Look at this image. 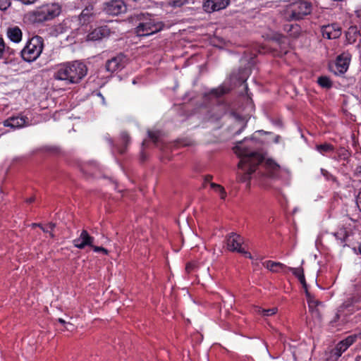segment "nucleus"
Returning a JSON list of instances; mask_svg holds the SVG:
<instances>
[{
	"mask_svg": "<svg viewBox=\"0 0 361 361\" xmlns=\"http://www.w3.org/2000/svg\"><path fill=\"white\" fill-rule=\"evenodd\" d=\"M248 140L244 138L243 141L238 142L233 149L235 153L240 158L238 163V168L241 169L245 173V176L243 181L246 178H250V176L254 173L257 169H259L258 173L263 177L275 178L280 171V166L274 160L268 159L264 161V157L250 149L241 146L243 141Z\"/></svg>",
	"mask_w": 361,
	"mask_h": 361,
	"instance_id": "obj_1",
	"label": "nucleus"
},
{
	"mask_svg": "<svg viewBox=\"0 0 361 361\" xmlns=\"http://www.w3.org/2000/svg\"><path fill=\"white\" fill-rule=\"evenodd\" d=\"M87 66L78 61L60 66L54 73L56 80H65L66 84H75L87 75Z\"/></svg>",
	"mask_w": 361,
	"mask_h": 361,
	"instance_id": "obj_2",
	"label": "nucleus"
},
{
	"mask_svg": "<svg viewBox=\"0 0 361 361\" xmlns=\"http://www.w3.org/2000/svg\"><path fill=\"white\" fill-rule=\"evenodd\" d=\"M129 22L136 24L135 33L137 36L145 37L161 31L164 23L161 21H157L147 13H135L128 18Z\"/></svg>",
	"mask_w": 361,
	"mask_h": 361,
	"instance_id": "obj_3",
	"label": "nucleus"
},
{
	"mask_svg": "<svg viewBox=\"0 0 361 361\" xmlns=\"http://www.w3.org/2000/svg\"><path fill=\"white\" fill-rule=\"evenodd\" d=\"M312 11V4L307 0H293L286 5L285 16L288 21L304 19Z\"/></svg>",
	"mask_w": 361,
	"mask_h": 361,
	"instance_id": "obj_4",
	"label": "nucleus"
},
{
	"mask_svg": "<svg viewBox=\"0 0 361 361\" xmlns=\"http://www.w3.org/2000/svg\"><path fill=\"white\" fill-rule=\"evenodd\" d=\"M43 47L42 37L35 36L27 42L25 47L21 50L20 55L24 61L32 62L39 56Z\"/></svg>",
	"mask_w": 361,
	"mask_h": 361,
	"instance_id": "obj_5",
	"label": "nucleus"
},
{
	"mask_svg": "<svg viewBox=\"0 0 361 361\" xmlns=\"http://www.w3.org/2000/svg\"><path fill=\"white\" fill-rule=\"evenodd\" d=\"M61 12V7L58 4H44L36 8L32 13L34 21L44 23L51 20Z\"/></svg>",
	"mask_w": 361,
	"mask_h": 361,
	"instance_id": "obj_6",
	"label": "nucleus"
},
{
	"mask_svg": "<svg viewBox=\"0 0 361 361\" xmlns=\"http://www.w3.org/2000/svg\"><path fill=\"white\" fill-rule=\"evenodd\" d=\"M243 238L236 233H231L226 237L227 249L231 252H236L243 255L246 258H252L251 253L242 247Z\"/></svg>",
	"mask_w": 361,
	"mask_h": 361,
	"instance_id": "obj_7",
	"label": "nucleus"
},
{
	"mask_svg": "<svg viewBox=\"0 0 361 361\" xmlns=\"http://www.w3.org/2000/svg\"><path fill=\"white\" fill-rule=\"evenodd\" d=\"M128 59L123 53H119L107 60L105 64L106 71L113 73L122 70L128 63Z\"/></svg>",
	"mask_w": 361,
	"mask_h": 361,
	"instance_id": "obj_8",
	"label": "nucleus"
},
{
	"mask_svg": "<svg viewBox=\"0 0 361 361\" xmlns=\"http://www.w3.org/2000/svg\"><path fill=\"white\" fill-rule=\"evenodd\" d=\"M126 11V4L123 0H110L104 3V11L111 16H118Z\"/></svg>",
	"mask_w": 361,
	"mask_h": 361,
	"instance_id": "obj_9",
	"label": "nucleus"
},
{
	"mask_svg": "<svg viewBox=\"0 0 361 361\" xmlns=\"http://www.w3.org/2000/svg\"><path fill=\"white\" fill-rule=\"evenodd\" d=\"M231 0H203L202 9L207 13H212L225 9Z\"/></svg>",
	"mask_w": 361,
	"mask_h": 361,
	"instance_id": "obj_10",
	"label": "nucleus"
},
{
	"mask_svg": "<svg viewBox=\"0 0 361 361\" xmlns=\"http://www.w3.org/2000/svg\"><path fill=\"white\" fill-rule=\"evenodd\" d=\"M29 125V119L27 116L18 115L16 116H11L8 118L4 121V126L10 127L15 130L20 128Z\"/></svg>",
	"mask_w": 361,
	"mask_h": 361,
	"instance_id": "obj_11",
	"label": "nucleus"
},
{
	"mask_svg": "<svg viewBox=\"0 0 361 361\" xmlns=\"http://www.w3.org/2000/svg\"><path fill=\"white\" fill-rule=\"evenodd\" d=\"M321 32L324 38L329 39H337L341 35V28L338 24L332 23L323 25Z\"/></svg>",
	"mask_w": 361,
	"mask_h": 361,
	"instance_id": "obj_12",
	"label": "nucleus"
},
{
	"mask_svg": "<svg viewBox=\"0 0 361 361\" xmlns=\"http://www.w3.org/2000/svg\"><path fill=\"white\" fill-rule=\"evenodd\" d=\"M351 54L349 52H343L338 55L336 61V71L340 74L345 73L348 69L351 60Z\"/></svg>",
	"mask_w": 361,
	"mask_h": 361,
	"instance_id": "obj_13",
	"label": "nucleus"
},
{
	"mask_svg": "<svg viewBox=\"0 0 361 361\" xmlns=\"http://www.w3.org/2000/svg\"><path fill=\"white\" fill-rule=\"evenodd\" d=\"M94 240V238L90 235L86 230H82L79 238L73 240V245L79 249H83L85 246H90L92 247Z\"/></svg>",
	"mask_w": 361,
	"mask_h": 361,
	"instance_id": "obj_14",
	"label": "nucleus"
},
{
	"mask_svg": "<svg viewBox=\"0 0 361 361\" xmlns=\"http://www.w3.org/2000/svg\"><path fill=\"white\" fill-rule=\"evenodd\" d=\"M110 33V28L106 25H104L95 28L88 34L87 37L90 40L96 41L109 36Z\"/></svg>",
	"mask_w": 361,
	"mask_h": 361,
	"instance_id": "obj_15",
	"label": "nucleus"
},
{
	"mask_svg": "<svg viewBox=\"0 0 361 361\" xmlns=\"http://www.w3.org/2000/svg\"><path fill=\"white\" fill-rule=\"evenodd\" d=\"M110 144L118 151L121 154L126 153L127 147L130 142V137L127 132H122L121 133V145H114V141L111 138L109 140Z\"/></svg>",
	"mask_w": 361,
	"mask_h": 361,
	"instance_id": "obj_16",
	"label": "nucleus"
},
{
	"mask_svg": "<svg viewBox=\"0 0 361 361\" xmlns=\"http://www.w3.org/2000/svg\"><path fill=\"white\" fill-rule=\"evenodd\" d=\"M358 338H361V332L357 334H353L347 336L345 339L341 341L336 344V346L341 350L342 352H345L347 349L352 345Z\"/></svg>",
	"mask_w": 361,
	"mask_h": 361,
	"instance_id": "obj_17",
	"label": "nucleus"
},
{
	"mask_svg": "<svg viewBox=\"0 0 361 361\" xmlns=\"http://www.w3.org/2000/svg\"><path fill=\"white\" fill-rule=\"evenodd\" d=\"M229 116L233 118L235 120L236 124L239 126V128L235 132L234 135H236L240 134L246 128L247 120L235 111L229 112Z\"/></svg>",
	"mask_w": 361,
	"mask_h": 361,
	"instance_id": "obj_18",
	"label": "nucleus"
},
{
	"mask_svg": "<svg viewBox=\"0 0 361 361\" xmlns=\"http://www.w3.org/2000/svg\"><path fill=\"white\" fill-rule=\"evenodd\" d=\"M346 40L349 44H354L360 40V32L357 26H350L345 32Z\"/></svg>",
	"mask_w": 361,
	"mask_h": 361,
	"instance_id": "obj_19",
	"label": "nucleus"
},
{
	"mask_svg": "<svg viewBox=\"0 0 361 361\" xmlns=\"http://www.w3.org/2000/svg\"><path fill=\"white\" fill-rule=\"evenodd\" d=\"M263 264L267 269L274 273L284 271L286 269L288 270L289 268L283 263L271 260L266 261Z\"/></svg>",
	"mask_w": 361,
	"mask_h": 361,
	"instance_id": "obj_20",
	"label": "nucleus"
},
{
	"mask_svg": "<svg viewBox=\"0 0 361 361\" xmlns=\"http://www.w3.org/2000/svg\"><path fill=\"white\" fill-rule=\"evenodd\" d=\"M93 10V6L90 5L86 6L82 11L80 15L79 16V20L82 25L87 24L92 20V18L94 17Z\"/></svg>",
	"mask_w": 361,
	"mask_h": 361,
	"instance_id": "obj_21",
	"label": "nucleus"
},
{
	"mask_svg": "<svg viewBox=\"0 0 361 361\" xmlns=\"http://www.w3.org/2000/svg\"><path fill=\"white\" fill-rule=\"evenodd\" d=\"M7 35L15 43H18L22 39V31L17 26L9 27L7 30Z\"/></svg>",
	"mask_w": 361,
	"mask_h": 361,
	"instance_id": "obj_22",
	"label": "nucleus"
},
{
	"mask_svg": "<svg viewBox=\"0 0 361 361\" xmlns=\"http://www.w3.org/2000/svg\"><path fill=\"white\" fill-rule=\"evenodd\" d=\"M288 271H291L292 274L295 277H297L299 281L302 285V287L305 291L306 288H307V283L305 281L303 269L302 267H298V268L289 267Z\"/></svg>",
	"mask_w": 361,
	"mask_h": 361,
	"instance_id": "obj_23",
	"label": "nucleus"
},
{
	"mask_svg": "<svg viewBox=\"0 0 361 361\" xmlns=\"http://www.w3.org/2000/svg\"><path fill=\"white\" fill-rule=\"evenodd\" d=\"M147 133L149 138L154 143L155 147H159L161 149H163V142L160 139V132L148 130Z\"/></svg>",
	"mask_w": 361,
	"mask_h": 361,
	"instance_id": "obj_24",
	"label": "nucleus"
},
{
	"mask_svg": "<svg viewBox=\"0 0 361 361\" xmlns=\"http://www.w3.org/2000/svg\"><path fill=\"white\" fill-rule=\"evenodd\" d=\"M316 149L323 155L334 152V147L333 145L327 142L317 145Z\"/></svg>",
	"mask_w": 361,
	"mask_h": 361,
	"instance_id": "obj_25",
	"label": "nucleus"
},
{
	"mask_svg": "<svg viewBox=\"0 0 361 361\" xmlns=\"http://www.w3.org/2000/svg\"><path fill=\"white\" fill-rule=\"evenodd\" d=\"M334 235L335 236L336 240L340 242L343 247H345L347 245L345 243L347 238H348L349 234L345 229H340L337 232H335L334 233Z\"/></svg>",
	"mask_w": 361,
	"mask_h": 361,
	"instance_id": "obj_26",
	"label": "nucleus"
},
{
	"mask_svg": "<svg viewBox=\"0 0 361 361\" xmlns=\"http://www.w3.org/2000/svg\"><path fill=\"white\" fill-rule=\"evenodd\" d=\"M82 173L87 176H94L97 171V166L94 163L84 165L81 169Z\"/></svg>",
	"mask_w": 361,
	"mask_h": 361,
	"instance_id": "obj_27",
	"label": "nucleus"
},
{
	"mask_svg": "<svg viewBox=\"0 0 361 361\" xmlns=\"http://www.w3.org/2000/svg\"><path fill=\"white\" fill-rule=\"evenodd\" d=\"M305 292V295H306V298H307V304H308L309 308H313V307H315V306H318V305L322 304V302L316 300L314 298V295H312L308 291L307 288H306V290Z\"/></svg>",
	"mask_w": 361,
	"mask_h": 361,
	"instance_id": "obj_28",
	"label": "nucleus"
},
{
	"mask_svg": "<svg viewBox=\"0 0 361 361\" xmlns=\"http://www.w3.org/2000/svg\"><path fill=\"white\" fill-rule=\"evenodd\" d=\"M343 352L336 345L330 351L329 356L327 357L328 361H337Z\"/></svg>",
	"mask_w": 361,
	"mask_h": 361,
	"instance_id": "obj_29",
	"label": "nucleus"
},
{
	"mask_svg": "<svg viewBox=\"0 0 361 361\" xmlns=\"http://www.w3.org/2000/svg\"><path fill=\"white\" fill-rule=\"evenodd\" d=\"M343 352L336 345L330 351L329 356L327 357L328 361H337Z\"/></svg>",
	"mask_w": 361,
	"mask_h": 361,
	"instance_id": "obj_30",
	"label": "nucleus"
},
{
	"mask_svg": "<svg viewBox=\"0 0 361 361\" xmlns=\"http://www.w3.org/2000/svg\"><path fill=\"white\" fill-rule=\"evenodd\" d=\"M317 82L320 87L326 89H330L333 83L330 78L327 76H320L318 78Z\"/></svg>",
	"mask_w": 361,
	"mask_h": 361,
	"instance_id": "obj_31",
	"label": "nucleus"
},
{
	"mask_svg": "<svg viewBox=\"0 0 361 361\" xmlns=\"http://www.w3.org/2000/svg\"><path fill=\"white\" fill-rule=\"evenodd\" d=\"M336 154L338 159L343 161H347L350 156V152L345 147H340L336 151Z\"/></svg>",
	"mask_w": 361,
	"mask_h": 361,
	"instance_id": "obj_32",
	"label": "nucleus"
},
{
	"mask_svg": "<svg viewBox=\"0 0 361 361\" xmlns=\"http://www.w3.org/2000/svg\"><path fill=\"white\" fill-rule=\"evenodd\" d=\"M210 186L216 192L219 193L220 197H221V199L224 200V199L226 198V192L225 191V189H224V187H222L221 185H220L219 184L214 183H210Z\"/></svg>",
	"mask_w": 361,
	"mask_h": 361,
	"instance_id": "obj_33",
	"label": "nucleus"
},
{
	"mask_svg": "<svg viewBox=\"0 0 361 361\" xmlns=\"http://www.w3.org/2000/svg\"><path fill=\"white\" fill-rule=\"evenodd\" d=\"M229 90L224 87H220L217 89H214L212 91V93L214 94L216 97H221L223 95L228 93Z\"/></svg>",
	"mask_w": 361,
	"mask_h": 361,
	"instance_id": "obj_34",
	"label": "nucleus"
},
{
	"mask_svg": "<svg viewBox=\"0 0 361 361\" xmlns=\"http://www.w3.org/2000/svg\"><path fill=\"white\" fill-rule=\"evenodd\" d=\"M221 107L220 106H216V107H214L213 109V111H215L217 112L216 114H212L209 117V118L212 121H219V119H221V118L224 115V112L223 111H221V112H219V110L221 109Z\"/></svg>",
	"mask_w": 361,
	"mask_h": 361,
	"instance_id": "obj_35",
	"label": "nucleus"
},
{
	"mask_svg": "<svg viewBox=\"0 0 361 361\" xmlns=\"http://www.w3.org/2000/svg\"><path fill=\"white\" fill-rule=\"evenodd\" d=\"M358 302H359V299L357 298L353 297V298L348 299V300L345 301L343 304V306L345 308H348L350 306H353L355 303H357Z\"/></svg>",
	"mask_w": 361,
	"mask_h": 361,
	"instance_id": "obj_36",
	"label": "nucleus"
},
{
	"mask_svg": "<svg viewBox=\"0 0 361 361\" xmlns=\"http://www.w3.org/2000/svg\"><path fill=\"white\" fill-rule=\"evenodd\" d=\"M277 309L271 308V309H262L261 310V313L263 316L269 317L276 314Z\"/></svg>",
	"mask_w": 361,
	"mask_h": 361,
	"instance_id": "obj_37",
	"label": "nucleus"
},
{
	"mask_svg": "<svg viewBox=\"0 0 361 361\" xmlns=\"http://www.w3.org/2000/svg\"><path fill=\"white\" fill-rule=\"evenodd\" d=\"M11 5V0H0V10L1 11H6Z\"/></svg>",
	"mask_w": 361,
	"mask_h": 361,
	"instance_id": "obj_38",
	"label": "nucleus"
},
{
	"mask_svg": "<svg viewBox=\"0 0 361 361\" xmlns=\"http://www.w3.org/2000/svg\"><path fill=\"white\" fill-rule=\"evenodd\" d=\"M92 247L95 252H102L104 255H106L109 254V251L103 247L95 246L93 245Z\"/></svg>",
	"mask_w": 361,
	"mask_h": 361,
	"instance_id": "obj_39",
	"label": "nucleus"
},
{
	"mask_svg": "<svg viewBox=\"0 0 361 361\" xmlns=\"http://www.w3.org/2000/svg\"><path fill=\"white\" fill-rule=\"evenodd\" d=\"M317 307L318 306H315V307L309 308V309L314 317H317V318H321V314H320V312H319V309L317 308Z\"/></svg>",
	"mask_w": 361,
	"mask_h": 361,
	"instance_id": "obj_40",
	"label": "nucleus"
},
{
	"mask_svg": "<svg viewBox=\"0 0 361 361\" xmlns=\"http://www.w3.org/2000/svg\"><path fill=\"white\" fill-rule=\"evenodd\" d=\"M5 44L2 38H0V59L4 57Z\"/></svg>",
	"mask_w": 361,
	"mask_h": 361,
	"instance_id": "obj_41",
	"label": "nucleus"
},
{
	"mask_svg": "<svg viewBox=\"0 0 361 361\" xmlns=\"http://www.w3.org/2000/svg\"><path fill=\"white\" fill-rule=\"evenodd\" d=\"M6 54H7L8 56H14L16 54V51L8 47H5L4 55Z\"/></svg>",
	"mask_w": 361,
	"mask_h": 361,
	"instance_id": "obj_42",
	"label": "nucleus"
},
{
	"mask_svg": "<svg viewBox=\"0 0 361 361\" xmlns=\"http://www.w3.org/2000/svg\"><path fill=\"white\" fill-rule=\"evenodd\" d=\"M354 175L356 178H357L360 181H361V166H358L356 167Z\"/></svg>",
	"mask_w": 361,
	"mask_h": 361,
	"instance_id": "obj_43",
	"label": "nucleus"
},
{
	"mask_svg": "<svg viewBox=\"0 0 361 361\" xmlns=\"http://www.w3.org/2000/svg\"><path fill=\"white\" fill-rule=\"evenodd\" d=\"M274 39L277 42L279 45H281L285 42L286 37L283 35H279L278 37H274Z\"/></svg>",
	"mask_w": 361,
	"mask_h": 361,
	"instance_id": "obj_44",
	"label": "nucleus"
},
{
	"mask_svg": "<svg viewBox=\"0 0 361 361\" xmlns=\"http://www.w3.org/2000/svg\"><path fill=\"white\" fill-rule=\"evenodd\" d=\"M356 202H357L358 207L361 210V188H360V190L356 197Z\"/></svg>",
	"mask_w": 361,
	"mask_h": 361,
	"instance_id": "obj_45",
	"label": "nucleus"
},
{
	"mask_svg": "<svg viewBox=\"0 0 361 361\" xmlns=\"http://www.w3.org/2000/svg\"><path fill=\"white\" fill-rule=\"evenodd\" d=\"M45 149L47 152H57L59 150V149L56 147H54V146L46 147Z\"/></svg>",
	"mask_w": 361,
	"mask_h": 361,
	"instance_id": "obj_46",
	"label": "nucleus"
},
{
	"mask_svg": "<svg viewBox=\"0 0 361 361\" xmlns=\"http://www.w3.org/2000/svg\"><path fill=\"white\" fill-rule=\"evenodd\" d=\"M340 319V314L338 313H336L334 319H332L331 322H330V324H331L332 326H334V324Z\"/></svg>",
	"mask_w": 361,
	"mask_h": 361,
	"instance_id": "obj_47",
	"label": "nucleus"
},
{
	"mask_svg": "<svg viewBox=\"0 0 361 361\" xmlns=\"http://www.w3.org/2000/svg\"><path fill=\"white\" fill-rule=\"evenodd\" d=\"M64 328L67 331H72L73 330L74 326L73 324H71L70 322H67L66 325H65Z\"/></svg>",
	"mask_w": 361,
	"mask_h": 361,
	"instance_id": "obj_48",
	"label": "nucleus"
},
{
	"mask_svg": "<svg viewBox=\"0 0 361 361\" xmlns=\"http://www.w3.org/2000/svg\"><path fill=\"white\" fill-rule=\"evenodd\" d=\"M35 196H32V197H30L29 198H27L25 200V202L27 203V204H31L33 202H35Z\"/></svg>",
	"mask_w": 361,
	"mask_h": 361,
	"instance_id": "obj_49",
	"label": "nucleus"
},
{
	"mask_svg": "<svg viewBox=\"0 0 361 361\" xmlns=\"http://www.w3.org/2000/svg\"><path fill=\"white\" fill-rule=\"evenodd\" d=\"M140 159L142 161H145L146 159H147V157H146V155L144 153V152H141V154H140Z\"/></svg>",
	"mask_w": 361,
	"mask_h": 361,
	"instance_id": "obj_50",
	"label": "nucleus"
},
{
	"mask_svg": "<svg viewBox=\"0 0 361 361\" xmlns=\"http://www.w3.org/2000/svg\"><path fill=\"white\" fill-rule=\"evenodd\" d=\"M192 269V266L190 263L187 264L186 267H185V270L188 272H190Z\"/></svg>",
	"mask_w": 361,
	"mask_h": 361,
	"instance_id": "obj_51",
	"label": "nucleus"
},
{
	"mask_svg": "<svg viewBox=\"0 0 361 361\" xmlns=\"http://www.w3.org/2000/svg\"><path fill=\"white\" fill-rule=\"evenodd\" d=\"M55 226L56 224L51 222L47 225L48 228H50L51 230H53L55 228Z\"/></svg>",
	"mask_w": 361,
	"mask_h": 361,
	"instance_id": "obj_52",
	"label": "nucleus"
},
{
	"mask_svg": "<svg viewBox=\"0 0 361 361\" xmlns=\"http://www.w3.org/2000/svg\"><path fill=\"white\" fill-rule=\"evenodd\" d=\"M58 322H59L60 324H61L62 325H63L64 326H65V325H66V324H67V322H66L64 319H61V318H59V319H58Z\"/></svg>",
	"mask_w": 361,
	"mask_h": 361,
	"instance_id": "obj_53",
	"label": "nucleus"
},
{
	"mask_svg": "<svg viewBox=\"0 0 361 361\" xmlns=\"http://www.w3.org/2000/svg\"><path fill=\"white\" fill-rule=\"evenodd\" d=\"M212 179V176L207 175L205 176L204 180L206 182H209V181H211Z\"/></svg>",
	"mask_w": 361,
	"mask_h": 361,
	"instance_id": "obj_54",
	"label": "nucleus"
},
{
	"mask_svg": "<svg viewBox=\"0 0 361 361\" xmlns=\"http://www.w3.org/2000/svg\"><path fill=\"white\" fill-rule=\"evenodd\" d=\"M42 230L44 232V233H47L49 232V230H48V227L47 226L46 228L42 226L41 227Z\"/></svg>",
	"mask_w": 361,
	"mask_h": 361,
	"instance_id": "obj_55",
	"label": "nucleus"
},
{
	"mask_svg": "<svg viewBox=\"0 0 361 361\" xmlns=\"http://www.w3.org/2000/svg\"><path fill=\"white\" fill-rule=\"evenodd\" d=\"M36 226H38L41 228V227L42 226L40 224H36V223L32 224V227H36Z\"/></svg>",
	"mask_w": 361,
	"mask_h": 361,
	"instance_id": "obj_56",
	"label": "nucleus"
},
{
	"mask_svg": "<svg viewBox=\"0 0 361 361\" xmlns=\"http://www.w3.org/2000/svg\"><path fill=\"white\" fill-rule=\"evenodd\" d=\"M147 142L146 140H144L142 142V146L143 148L145 147V146L147 145Z\"/></svg>",
	"mask_w": 361,
	"mask_h": 361,
	"instance_id": "obj_57",
	"label": "nucleus"
},
{
	"mask_svg": "<svg viewBox=\"0 0 361 361\" xmlns=\"http://www.w3.org/2000/svg\"><path fill=\"white\" fill-rule=\"evenodd\" d=\"M258 133H263V134H266L267 133V132L264 131L263 130H258Z\"/></svg>",
	"mask_w": 361,
	"mask_h": 361,
	"instance_id": "obj_58",
	"label": "nucleus"
},
{
	"mask_svg": "<svg viewBox=\"0 0 361 361\" xmlns=\"http://www.w3.org/2000/svg\"><path fill=\"white\" fill-rule=\"evenodd\" d=\"M49 235L51 238H54V235L53 233H49Z\"/></svg>",
	"mask_w": 361,
	"mask_h": 361,
	"instance_id": "obj_59",
	"label": "nucleus"
},
{
	"mask_svg": "<svg viewBox=\"0 0 361 361\" xmlns=\"http://www.w3.org/2000/svg\"><path fill=\"white\" fill-rule=\"evenodd\" d=\"M358 250H359V253L361 255V246L359 247Z\"/></svg>",
	"mask_w": 361,
	"mask_h": 361,
	"instance_id": "obj_60",
	"label": "nucleus"
},
{
	"mask_svg": "<svg viewBox=\"0 0 361 361\" xmlns=\"http://www.w3.org/2000/svg\"><path fill=\"white\" fill-rule=\"evenodd\" d=\"M356 13H357V16L358 17H360V11H356Z\"/></svg>",
	"mask_w": 361,
	"mask_h": 361,
	"instance_id": "obj_61",
	"label": "nucleus"
},
{
	"mask_svg": "<svg viewBox=\"0 0 361 361\" xmlns=\"http://www.w3.org/2000/svg\"><path fill=\"white\" fill-rule=\"evenodd\" d=\"M279 138V136H277V137L276 138V141L277 142L278 141V139Z\"/></svg>",
	"mask_w": 361,
	"mask_h": 361,
	"instance_id": "obj_62",
	"label": "nucleus"
}]
</instances>
